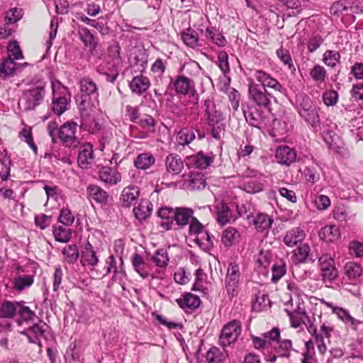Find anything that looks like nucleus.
<instances>
[{
	"label": "nucleus",
	"mask_w": 363,
	"mask_h": 363,
	"mask_svg": "<svg viewBox=\"0 0 363 363\" xmlns=\"http://www.w3.org/2000/svg\"><path fill=\"white\" fill-rule=\"evenodd\" d=\"M203 106L211 135L213 138L219 140L225 131L223 115L220 110L216 108L215 103L210 99L204 100Z\"/></svg>",
	"instance_id": "obj_1"
},
{
	"label": "nucleus",
	"mask_w": 363,
	"mask_h": 363,
	"mask_svg": "<svg viewBox=\"0 0 363 363\" xmlns=\"http://www.w3.org/2000/svg\"><path fill=\"white\" fill-rule=\"evenodd\" d=\"M297 111L299 116L314 130L320 126L318 108L309 96L301 94L296 97Z\"/></svg>",
	"instance_id": "obj_2"
},
{
	"label": "nucleus",
	"mask_w": 363,
	"mask_h": 363,
	"mask_svg": "<svg viewBox=\"0 0 363 363\" xmlns=\"http://www.w3.org/2000/svg\"><path fill=\"white\" fill-rule=\"evenodd\" d=\"M52 99L51 110L58 116L68 109L70 102V94L67 89L59 81L52 82Z\"/></svg>",
	"instance_id": "obj_3"
},
{
	"label": "nucleus",
	"mask_w": 363,
	"mask_h": 363,
	"mask_svg": "<svg viewBox=\"0 0 363 363\" xmlns=\"http://www.w3.org/2000/svg\"><path fill=\"white\" fill-rule=\"evenodd\" d=\"M45 94V86L41 84L25 90L18 103L21 110L23 111L34 110L42 103Z\"/></svg>",
	"instance_id": "obj_4"
},
{
	"label": "nucleus",
	"mask_w": 363,
	"mask_h": 363,
	"mask_svg": "<svg viewBox=\"0 0 363 363\" xmlns=\"http://www.w3.org/2000/svg\"><path fill=\"white\" fill-rule=\"evenodd\" d=\"M191 161V162L186 164V165L189 169L194 168V169L190 171L188 179H186L185 182L188 183L189 187L193 190L204 188L206 185L204 176L196 170L206 169L211 164L213 160Z\"/></svg>",
	"instance_id": "obj_5"
},
{
	"label": "nucleus",
	"mask_w": 363,
	"mask_h": 363,
	"mask_svg": "<svg viewBox=\"0 0 363 363\" xmlns=\"http://www.w3.org/2000/svg\"><path fill=\"white\" fill-rule=\"evenodd\" d=\"M248 92L253 103L262 108L270 110L272 100H276V98L268 93L266 89L253 82L249 83Z\"/></svg>",
	"instance_id": "obj_6"
},
{
	"label": "nucleus",
	"mask_w": 363,
	"mask_h": 363,
	"mask_svg": "<svg viewBox=\"0 0 363 363\" xmlns=\"http://www.w3.org/2000/svg\"><path fill=\"white\" fill-rule=\"evenodd\" d=\"M171 84L177 94L189 95L196 101H199V96L196 89L194 80L184 74L177 75L174 79H171Z\"/></svg>",
	"instance_id": "obj_7"
},
{
	"label": "nucleus",
	"mask_w": 363,
	"mask_h": 363,
	"mask_svg": "<svg viewBox=\"0 0 363 363\" xmlns=\"http://www.w3.org/2000/svg\"><path fill=\"white\" fill-rule=\"evenodd\" d=\"M240 281V267L235 262H230L227 269L225 282V289L230 298H233L238 295Z\"/></svg>",
	"instance_id": "obj_8"
},
{
	"label": "nucleus",
	"mask_w": 363,
	"mask_h": 363,
	"mask_svg": "<svg viewBox=\"0 0 363 363\" xmlns=\"http://www.w3.org/2000/svg\"><path fill=\"white\" fill-rule=\"evenodd\" d=\"M80 91L82 93L81 106L91 103L94 106L98 102L99 92L96 83L89 77H84L80 81Z\"/></svg>",
	"instance_id": "obj_9"
},
{
	"label": "nucleus",
	"mask_w": 363,
	"mask_h": 363,
	"mask_svg": "<svg viewBox=\"0 0 363 363\" xmlns=\"http://www.w3.org/2000/svg\"><path fill=\"white\" fill-rule=\"evenodd\" d=\"M241 333L240 323L238 320H233L224 325L220 336L219 345L223 348L234 343Z\"/></svg>",
	"instance_id": "obj_10"
},
{
	"label": "nucleus",
	"mask_w": 363,
	"mask_h": 363,
	"mask_svg": "<svg viewBox=\"0 0 363 363\" xmlns=\"http://www.w3.org/2000/svg\"><path fill=\"white\" fill-rule=\"evenodd\" d=\"M320 274L323 281L332 282L338 277L334 259L328 254L321 255L318 259Z\"/></svg>",
	"instance_id": "obj_11"
},
{
	"label": "nucleus",
	"mask_w": 363,
	"mask_h": 363,
	"mask_svg": "<svg viewBox=\"0 0 363 363\" xmlns=\"http://www.w3.org/2000/svg\"><path fill=\"white\" fill-rule=\"evenodd\" d=\"M77 123L74 121H67L62 125L58 130V135L62 143L67 147H77L79 143L76 136Z\"/></svg>",
	"instance_id": "obj_12"
},
{
	"label": "nucleus",
	"mask_w": 363,
	"mask_h": 363,
	"mask_svg": "<svg viewBox=\"0 0 363 363\" xmlns=\"http://www.w3.org/2000/svg\"><path fill=\"white\" fill-rule=\"evenodd\" d=\"M48 325L43 320H39L38 323L33 324L21 332V334L26 335L29 342L38 345L41 347L40 340L46 339L45 333Z\"/></svg>",
	"instance_id": "obj_13"
},
{
	"label": "nucleus",
	"mask_w": 363,
	"mask_h": 363,
	"mask_svg": "<svg viewBox=\"0 0 363 363\" xmlns=\"http://www.w3.org/2000/svg\"><path fill=\"white\" fill-rule=\"evenodd\" d=\"M254 77L261 84L262 88L268 87L281 94H283L285 90L276 79L262 70H256Z\"/></svg>",
	"instance_id": "obj_14"
},
{
	"label": "nucleus",
	"mask_w": 363,
	"mask_h": 363,
	"mask_svg": "<svg viewBox=\"0 0 363 363\" xmlns=\"http://www.w3.org/2000/svg\"><path fill=\"white\" fill-rule=\"evenodd\" d=\"M82 122L80 127L83 130L94 134L101 129V125L89 112L81 108Z\"/></svg>",
	"instance_id": "obj_15"
},
{
	"label": "nucleus",
	"mask_w": 363,
	"mask_h": 363,
	"mask_svg": "<svg viewBox=\"0 0 363 363\" xmlns=\"http://www.w3.org/2000/svg\"><path fill=\"white\" fill-rule=\"evenodd\" d=\"M272 349L279 357L286 359L290 358L291 352L294 351L292 341L289 339H278L272 344Z\"/></svg>",
	"instance_id": "obj_16"
},
{
	"label": "nucleus",
	"mask_w": 363,
	"mask_h": 363,
	"mask_svg": "<svg viewBox=\"0 0 363 363\" xmlns=\"http://www.w3.org/2000/svg\"><path fill=\"white\" fill-rule=\"evenodd\" d=\"M27 62L16 63L11 58H4L0 65V76L4 78L13 76L16 71L21 70L23 67L28 66Z\"/></svg>",
	"instance_id": "obj_17"
},
{
	"label": "nucleus",
	"mask_w": 363,
	"mask_h": 363,
	"mask_svg": "<svg viewBox=\"0 0 363 363\" xmlns=\"http://www.w3.org/2000/svg\"><path fill=\"white\" fill-rule=\"evenodd\" d=\"M140 195V191L137 186H129L123 189L120 196V201L125 208H129L135 204Z\"/></svg>",
	"instance_id": "obj_18"
},
{
	"label": "nucleus",
	"mask_w": 363,
	"mask_h": 363,
	"mask_svg": "<svg viewBox=\"0 0 363 363\" xmlns=\"http://www.w3.org/2000/svg\"><path fill=\"white\" fill-rule=\"evenodd\" d=\"M305 238L304 230L299 227H296L286 231L283 241L286 246L293 247L301 242Z\"/></svg>",
	"instance_id": "obj_19"
},
{
	"label": "nucleus",
	"mask_w": 363,
	"mask_h": 363,
	"mask_svg": "<svg viewBox=\"0 0 363 363\" xmlns=\"http://www.w3.org/2000/svg\"><path fill=\"white\" fill-rule=\"evenodd\" d=\"M176 301L179 307L186 311L197 308L201 303L199 297L191 293L185 294L182 298L176 299Z\"/></svg>",
	"instance_id": "obj_20"
},
{
	"label": "nucleus",
	"mask_w": 363,
	"mask_h": 363,
	"mask_svg": "<svg viewBox=\"0 0 363 363\" xmlns=\"http://www.w3.org/2000/svg\"><path fill=\"white\" fill-rule=\"evenodd\" d=\"M81 263L82 265L95 267L99 263V258L93 246L88 242L81 253Z\"/></svg>",
	"instance_id": "obj_21"
},
{
	"label": "nucleus",
	"mask_w": 363,
	"mask_h": 363,
	"mask_svg": "<svg viewBox=\"0 0 363 363\" xmlns=\"http://www.w3.org/2000/svg\"><path fill=\"white\" fill-rule=\"evenodd\" d=\"M193 214L194 211L190 208L177 207L175 208L174 220L178 225L184 228L189 223L190 219L194 218Z\"/></svg>",
	"instance_id": "obj_22"
},
{
	"label": "nucleus",
	"mask_w": 363,
	"mask_h": 363,
	"mask_svg": "<svg viewBox=\"0 0 363 363\" xmlns=\"http://www.w3.org/2000/svg\"><path fill=\"white\" fill-rule=\"evenodd\" d=\"M89 197L96 203L106 205L108 202V194L102 188L97 185H89L86 188Z\"/></svg>",
	"instance_id": "obj_23"
},
{
	"label": "nucleus",
	"mask_w": 363,
	"mask_h": 363,
	"mask_svg": "<svg viewBox=\"0 0 363 363\" xmlns=\"http://www.w3.org/2000/svg\"><path fill=\"white\" fill-rule=\"evenodd\" d=\"M129 86L133 93L141 95L150 88V82L147 77L140 75L133 77Z\"/></svg>",
	"instance_id": "obj_24"
},
{
	"label": "nucleus",
	"mask_w": 363,
	"mask_h": 363,
	"mask_svg": "<svg viewBox=\"0 0 363 363\" xmlns=\"http://www.w3.org/2000/svg\"><path fill=\"white\" fill-rule=\"evenodd\" d=\"M207 40L213 43L218 47H224L227 40L223 35L215 27H208L203 33Z\"/></svg>",
	"instance_id": "obj_25"
},
{
	"label": "nucleus",
	"mask_w": 363,
	"mask_h": 363,
	"mask_svg": "<svg viewBox=\"0 0 363 363\" xmlns=\"http://www.w3.org/2000/svg\"><path fill=\"white\" fill-rule=\"evenodd\" d=\"M100 179L109 184H116L121 180V176L116 169L108 167H102L99 171Z\"/></svg>",
	"instance_id": "obj_26"
},
{
	"label": "nucleus",
	"mask_w": 363,
	"mask_h": 363,
	"mask_svg": "<svg viewBox=\"0 0 363 363\" xmlns=\"http://www.w3.org/2000/svg\"><path fill=\"white\" fill-rule=\"evenodd\" d=\"M182 39L186 46L191 48L201 45L197 32L191 28H188L182 33Z\"/></svg>",
	"instance_id": "obj_27"
},
{
	"label": "nucleus",
	"mask_w": 363,
	"mask_h": 363,
	"mask_svg": "<svg viewBox=\"0 0 363 363\" xmlns=\"http://www.w3.org/2000/svg\"><path fill=\"white\" fill-rule=\"evenodd\" d=\"M320 239L325 242H335L339 239L340 234L339 228L335 225H326L318 233Z\"/></svg>",
	"instance_id": "obj_28"
},
{
	"label": "nucleus",
	"mask_w": 363,
	"mask_h": 363,
	"mask_svg": "<svg viewBox=\"0 0 363 363\" xmlns=\"http://www.w3.org/2000/svg\"><path fill=\"white\" fill-rule=\"evenodd\" d=\"M152 204L149 201H142L138 206L133 208L135 218L139 221H143L151 215Z\"/></svg>",
	"instance_id": "obj_29"
},
{
	"label": "nucleus",
	"mask_w": 363,
	"mask_h": 363,
	"mask_svg": "<svg viewBox=\"0 0 363 363\" xmlns=\"http://www.w3.org/2000/svg\"><path fill=\"white\" fill-rule=\"evenodd\" d=\"M121 265L118 267L116 266V261L113 255H110L106 259V274H108L112 272H113L112 280H116L118 274H123L125 272L123 267V260L122 257H121Z\"/></svg>",
	"instance_id": "obj_30"
},
{
	"label": "nucleus",
	"mask_w": 363,
	"mask_h": 363,
	"mask_svg": "<svg viewBox=\"0 0 363 363\" xmlns=\"http://www.w3.org/2000/svg\"><path fill=\"white\" fill-rule=\"evenodd\" d=\"M240 234L233 227H228L223 231L221 241L225 247H231L235 242H238Z\"/></svg>",
	"instance_id": "obj_31"
},
{
	"label": "nucleus",
	"mask_w": 363,
	"mask_h": 363,
	"mask_svg": "<svg viewBox=\"0 0 363 363\" xmlns=\"http://www.w3.org/2000/svg\"><path fill=\"white\" fill-rule=\"evenodd\" d=\"M292 125L285 118L274 119L273 121V132L275 136H284L291 129Z\"/></svg>",
	"instance_id": "obj_32"
},
{
	"label": "nucleus",
	"mask_w": 363,
	"mask_h": 363,
	"mask_svg": "<svg viewBox=\"0 0 363 363\" xmlns=\"http://www.w3.org/2000/svg\"><path fill=\"white\" fill-rule=\"evenodd\" d=\"M18 303H14L11 301H4L0 307V318H13L17 313Z\"/></svg>",
	"instance_id": "obj_33"
},
{
	"label": "nucleus",
	"mask_w": 363,
	"mask_h": 363,
	"mask_svg": "<svg viewBox=\"0 0 363 363\" xmlns=\"http://www.w3.org/2000/svg\"><path fill=\"white\" fill-rule=\"evenodd\" d=\"M273 219L264 213H259L253 220L255 228L258 231H264L271 227Z\"/></svg>",
	"instance_id": "obj_34"
},
{
	"label": "nucleus",
	"mask_w": 363,
	"mask_h": 363,
	"mask_svg": "<svg viewBox=\"0 0 363 363\" xmlns=\"http://www.w3.org/2000/svg\"><path fill=\"white\" fill-rule=\"evenodd\" d=\"M78 34L83 43L91 48H95L97 45V42L94 35L86 27H79Z\"/></svg>",
	"instance_id": "obj_35"
},
{
	"label": "nucleus",
	"mask_w": 363,
	"mask_h": 363,
	"mask_svg": "<svg viewBox=\"0 0 363 363\" xmlns=\"http://www.w3.org/2000/svg\"><path fill=\"white\" fill-rule=\"evenodd\" d=\"M310 251L309 245L304 244L294 250V256L298 262H314L315 259L310 256Z\"/></svg>",
	"instance_id": "obj_36"
},
{
	"label": "nucleus",
	"mask_w": 363,
	"mask_h": 363,
	"mask_svg": "<svg viewBox=\"0 0 363 363\" xmlns=\"http://www.w3.org/2000/svg\"><path fill=\"white\" fill-rule=\"evenodd\" d=\"M62 254L65 255V261L69 264L75 263L79 257V250L75 244L65 246L62 250Z\"/></svg>",
	"instance_id": "obj_37"
},
{
	"label": "nucleus",
	"mask_w": 363,
	"mask_h": 363,
	"mask_svg": "<svg viewBox=\"0 0 363 363\" xmlns=\"http://www.w3.org/2000/svg\"><path fill=\"white\" fill-rule=\"evenodd\" d=\"M53 235L57 242L65 243L71 238L72 230L67 227H55L53 229Z\"/></svg>",
	"instance_id": "obj_38"
},
{
	"label": "nucleus",
	"mask_w": 363,
	"mask_h": 363,
	"mask_svg": "<svg viewBox=\"0 0 363 363\" xmlns=\"http://www.w3.org/2000/svg\"><path fill=\"white\" fill-rule=\"evenodd\" d=\"M276 159H296V152L294 148L287 145H280L276 148Z\"/></svg>",
	"instance_id": "obj_39"
},
{
	"label": "nucleus",
	"mask_w": 363,
	"mask_h": 363,
	"mask_svg": "<svg viewBox=\"0 0 363 363\" xmlns=\"http://www.w3.org/2000/svg\"><path fill=\"white\" fill-rule=\"evenodd\" d=\"M247 122L252 126L259 127L262 123V115L257 110L248 109L243 111Z\"/></svg>",
	"instance_id": "obj_40"
},
{
	"label": "nucleus",
	"mask_w": 363,
	"mask_h": 363,
	"mask_svg": "<svg viewBox=\"0 0 363 363\" xmlns=\"http://www.w3.org/2000/svg\"><path fill=\"white\" fill-rule=\"evenodd\" d=\"M195 133L194 130L189 128H184L181 130L177 135V142L179 145H185L190 143L195 139Z\"/></svg>",
	"instance_id": "obj_41"
},
{
	"label": "nucleus",
	"mask_w": 363,
	"mask_h": 363,
	"mask_svg": "<svg viewBox=\"0 0 363 363\" xmlns=\"http://www.w3.org/2000/svg\"><path fill=\"white\" fill-rule=\"evenodd\" d=\"M132 264L135 270L143 279H146L148 277V274L144 272L145 261L140 255L135 253L133 255Z\"/></svg>",
	"instance_id": "obj_42"
},
{
	"label": "nucleus",
	"mask_w": 363,
	"mask_h": 363,
	"mask_svg": "<svg viewBox=\"0 0 363 363\" xmlns=\"http://www.w3.org/2000/svg\"><path fill=\"white\" fill-rule=\"evenodd\" d=\"M310 76L314 82L320 84L325 82L327 72L323 67L316 65L311 70Z\"/></svg>",
	"instance_id": "obj_43"
},
{
	"label": "nucleus",
	"mask_w": 363,
	"mask_h": 363,
	"mask_svg": "<svg viewBox=\"0 0 363 363\" xmlns=\"http://www.w3.org/2000/svg\"><path fill=\"white\" fill-rule=\"evenodd\" d=\"M152 260L159 267H166L169 262V257L165 249H159L152 257Z\"/></svg>",
	"instance_id": "obj_44"
},
{
	"label": "nucleus",
	"mask_w": 363,
	"mask_h": 363,
	"mask_svg": "<svg viewBox=\"0 0 363 363\" xmlns=\"http://www.w3.org/2000/svg\"><path fill=\"white\" fill-rule=\"evenodd\" d=\"M340 59V53L334 50H327L323 55L324 63L331 67H334L339 63Z\"/></svg>",
	"instance_id": "obj_45"
},
{
	"label": "nucleus",
	"mask_w": 363,
	"mask_h": 363,
	"mask_svg": "<svg viewBox=\"0 0 363 363\" xmlns=\"http://www.w3.org/2000/svg\"><path fill=\"white\" fill-rule=\"evenodd\" d=\"M349 0H340L330 6L331 14L339 16L342 12H348Z\"/></svg>",
	"instance_id": "obj_46"
},
{
	"label": "nucleus",
	"mask_w": 363,
	"mask_h": 363,
	"mask_svg": "<svg viewBox=\"0 0 363 363\" xmlns=\"http://www.w3.org/2000/svg\"><path fill=\"white\" fill-rule=\"evenodd\" d=\"M33 277L26 275L19 277L14 280V287L18 291H22L24 289L30 286L33 284Z\"/></svg>",
	"instance_id": "obj_47"
},
{
	"label": "nucleus",
	"mask_w": 363,
	"mask_h": 363,
	"mask_svg": "<svg viewBox=\"0 0 363 363\" xmlns=\"http://www.w3.org/2000/svg\"><path fill=\"white\" fill-rule=\"evenodd\" d=\"M182 70L185 71L189 77H193L199 76L201 74V68L199 64L195 61L184 64L182 67Z\"/></svg>",
	"instance_id": "obj_48"
},
{
	"label": "nucleus",
	"mask_w": 363,
	"mask_h": 363,
	"mask_svg": "<svg viewBox=\"0 0 363 363\" xmlns=\"http://www.w3.org/2000/svg\"><path fill=\"white\" fill-rule=\"evenodd\" d=\"M17 312L21 318V320H18V325L21 324V321H29L36 317L35 313L30 309L28 306H21L18 304Z\"/></svg>",
	"instance_id": "obj_49"
},
{
	"label": "nucleus",
	"mask_w": 363,
	"mask_h": 363,
	"mask_svg": "<svg viewBox=\"0 0 363 363\" xmlns=\"http://www.w3.org/2000/svg\"><path fill=\"white\" fill-rule=\"evenodd\" d=\"M20 137L21 140L25 141L28 145V146L33 150L35 155H37L38 147L33 141L31 130L28 128H23L20 132Z\"/></svg>",
	"instance_id": "obj_50"
},
{
	"label": "nucleus",
	"mask_w": 363,
	"mask_h": 363,
	"mask_svg": "<svg viewBox=\"0 0 363 363\" xmlns=\"http://www.w3.org/2000/svg\"><path fill=\"white\" fill-rule=\"evenodd\" d=\"M203 231L204 226L203 224L196 218H192L189 223V235L199 237V235H202Z\"/></svg>",
	"instance_id": "obj_51"
},
{
	"label": "nucleus",
	"mask_w": 363,
	"mask_h": 363,
	"mask_svg": "<svg viewBox=\"0 0 363 363\" xmlns=\"http://www.w3.org/2000/svg\"><path fill=\"white\" fill-rule=\"evenodd\" d=\"M23 16V12L21 9H13L10 11H7L5 16V22L6 24L10 25L15 23L16 21H19Z\"/></svg>",
	"instance_id": "obj_52"
},
{
	"label": "nucleus",
	"mask_w": 363,
	"mask_h": 363,
	"mask_svg": "<svg viewBox=\"0 0 363 363\" xmlns=\"http://www.w3.org/2000/svg\"><path fill=\"white\" fill-rule=\"evenodd\" d=\"M167 170L172 174H178L184 169L183 160H167Z\"/></svg>",
	"instance_id": "obj_53"
},
{
	"label": "nucleus",
	"mask_w": 363,
	"mask_h": 363,
	"mask_svg": "<svg viewBox=\"0 0 363 363\" xmlns=\"http://www.w3.org/2000/svg\"><path fill=\"white\" fill-rule=\"evenodd\" d=\"M74 220L72 212L67 208H62L58 218V221L66 226L71 225Z\"/></svg>",
	"instance_id": "obj_54"
},
{
	"label": "nucleus",
	"mask_w": 363,
	"mask_h": 363,
	"mask_svg": "<svg viewBox=\"0 0 363 363\" xmlns=\"http://www.w3.org/2000/svg\"><path fill=\"white\" fill-rule=\"evenodd\" d=\"M93 152L92 145L85 143L80 147L77 159H93Z\"/></svg>",
	"instance_id": "obj_55"
},
{
	"label": "nucleus",
	"mask_w": 363,
	"mask_h": 363,
	"mask_svg": "<svg viewBox=\"0 0 363 363\" xmlns=\"http://www.w3.org/2000/svg\"><path fill=\"white\" fill-rule=\"evenodd\" d=\"M228 212L229 208L226 204H222L218 209L216 220L222 225H225L229 221Z\"/></svg>",
	"instance_id": "obj_56"
},
{
	"label": "nucleus",
	"mask_w": 363,
	"mask_h": 363,
	"mask_svg": "<svg viewBox=\"0 0 363 363\" xmlns=\"http://www.w3.org/2000/svg\"><path fill=\"white\" fill-rule=\"evenodd\" d=\"M277 55L285 65H288L289 68L291 69L293 67L291 57L288 50L284 48L278 49L277 50Z\"/></svg>",
	"instance_id": "obj_57"
},
{
	"label": "nucleus",
	"mask_w": 363,
	"mask_h": 363,
	"mask_svg": "<svg viewBox=\"0 0 363 363\" xmlns=\"http://www.w3.org/2000/svg\"><path fill=\"white\" fill-rule=\"evenodd\" d=\"M346 274L348 277L354 278L362 274V268L359 264L357 263H347L345 265Z\"/></svg>",
	"instance_id": "obj_58"
},
{
	"label": "nucleus",
	"mask_w": 363,
	"mask_h": 363,
	"mask_svg": "<svg viewBox=\"0 0 363 363\" xmlns=\"http://www.w3.org/2000/svg\"><path fill=\"white\" fill-rule=\"evenodd\" d=\"M338 99V94L335 91H326L323 95V100L324 104L329 106H334Z\"/></svg>",
	"instance_id": "obj_59"
},
{
	"label": "nucleus",
	"mask_w": 363,
	"mask_h": 363,
	"mask_svg": "<svg viewBox=\"0 0 363 363\" xmlns=\"http://www.w3.org/2000/svg\"><path fill=\"white\" fill-rule=\"evenodd\" d=\"M8 52L9 54V57H13L15 60H20L23 58V53L20 46L16 43H11L9 45Z\"/></svg>",
	"instance_id": "obj_60"
},
{
	"label": "nucleus",
	"mask_w": 363,
	"mask_h": 363,
	"mask_svg": "<svg viewBox=\"0 0 363 363\" xmlns=\"http://www.w3.org/2000/svg\"><path fill=\"white\" fill-rule=\"evenodd\" d=\"M63 273L61 267L60 266L55 268L54 274H53V291H57L60 287L62 280Z\"/></svg>",
	"instance_id": "obj_61"
},
{
	"label": "nucleus",
	"mask_w": 363,
	"mask_h": 363,
	"mask_svg": "<svg viewBox=\"0 0 363 363\" xmlns=\"http://www.w3.org/2000/svg\"><path fill=\"white\" fill-rule=\"evenodd\" d=\"M50 222L51 216H48L45 214H41L35 218V225L41 230L45 229L50 224Z\"/></svg>",
	"instance_id": "obj_62"
},
{
	"label": "nucleus",
	"mask_w": 363,
	"mask_h": 363,
	"mask_svg": "<svg viewBox=\"0 0 363 363\" xmlns=\"http://www.w3.org/2000/svg\"><path fill=\"white\" fill-rule=\"evenodd\" d=\"M218 66L223 73L229 71L228 56L225 52H220L218 55Z\"/></svg>",
	"instance_id": "obj_63"
},
{
	"label": "nucleus",
	"mask_w": 363,
	"mask_h": 363,
	"mask_svg": "<svg viewBox=\"0 0 363 363\" xmlns=\"http://www.w3.org/2000/svg\"><path fill=\"white\" fill-rule=\"evenodd\" d=\"M351 74L356 79L363 80V63L356 62L352 67Z\"/></svg>",
	"instance_id": "obj_64"
}]
</instances>
